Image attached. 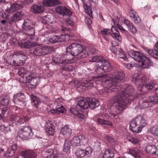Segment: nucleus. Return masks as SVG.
<instances>
[{
  "label": "nucleus",
  "instance_id": "nucleus-1",
  "mask_svg": "<svg viewBox=\"0 0 158 158\" xmlns=\"http://www.w3.org/2000/svg\"><path fill=\"white\" fill-rule=\"evenodd\" d=\"M124 88L127 92L130 90L129 94L126 93L125 95L126 98L128 97L127 99L124 100V101L123 102L122 104L120 103V106L118 107V111L116 112V114L110 112L109 113V114L106 113L100 114H99L100 118H98L97 119L98 123L102 125H106L110 126V127H112L113 124L109 120L105 119L109 118L110 116H112L115 117L117 114L125 109L127 104L130 103L131 101L136 99L141 98L139 100L138 105L136 106V107L139 109L148 108L158 103V97L157 96L152 95L147 98H145L143 97L146 94V92L143 94L142 92L141 94H136V93L133 92L134 88L132 85H126L124 86Z\"/></svg>",
  "mask_w": 158,
  "mask_h": 158
},
{
  "label": "nucleus",
  "instance_id": "nucleus-2",
  "mask_svg": "<svg viewBox=\"0 0 158 158\" xmlns=\"http://www.w3.org/2000/svg\"><path fill=\"white\" fill-rule=\"evenodd\" d=\"M125 77V74L121 71H115L111 73L110 76H108L107 78H109L108 79V81H105V85H107L106 87H104V92L105 90L107 92V93L111 92H118L116 94L113 98L114 102L117 103L116 109L118 110V108L120 106V103L122 104L123 102L126 99H127L128 97H126L125 95L127 94H129L130 90L127 92L125 90L124 86L128 85H124L123 86V88L121 86V89L119 90L118 88H120L119 85H118V83L123 80Z\"/></svg>",
  "mask_w": 158,
  "mask_h": 158
},
{
  "label": "nucleus",
  "instance_id": "nucleus-3",
  "mask_svg": "<svg viewBox=\"0 0 158 158\" xmlns=\"http://www.w3.org/2000/svg\"><path fill=\"white\" fill-rule=\"evenodd\" d=\"M102 76L99 75L97 77H93L91 79H88L87 80L85 78L82 79L81 80L77 81V89L79 88H82V90H84L86 89V88H88L90 89L92 87H95L97 88V90L98 93L100 94H104L107 93L106 91L104 92V88L102 86V85H104L105 84V81H107L108 79L103 78L102 80H98V77H102Z\"/></svg>",
  "mask_w": 158,
  "mask_h": 158
},
{
  "label": "nucleus",
  "instance_id": "nucleus-4",
  "mask_svg": "<svg viewBox=\"0 0 158 158\" xmlns=\"http://www.w3.org/2000/svg\"><path fill=\"white\" fill-rule=\"evenodd\" d=\"M36 23L32 20L27 19L24 21L22 26V29L26 35L29 37L23 39L21 42H18L19 45L23 48H30L33 47L34 44L31 42L33 39L32 36L35 35V26Z\"/></svg>",
  "mask_w": 158,
  "mask_h": 158
},
{
  "label": "nucleus",
  "instance_id": "nucleus-5",
  "mask_svg": "<svg viewBox=\"0 0 158 158\" xmlns=\"http://www.w3.org/2000/svg\"><path fill=\"white\" fill-rule=\"evenodd\" d=\"M67 53H69L75 59L74 62L77 60L86 57L89 53L88 48H84L81 44L73 43L66 48Z\"/></svg>",
  "mask_w": 158,
  "mask_h": 158
},
{
  "label": "nucleus",
  "instance_id": "nucleus-6",
  "mask_svg": "<svg viewBox=\"0 0 158 158\" xmlns=\"http://www.w3.org/2000/svg\"><path fill=\"white\" fill-rule=\"evenodd\" d=\"M146 123L143 117L140 115H138L130 122L129 128L133 132L139 133Z\"/></svg>",
  "mask_w": 158,
  "mask_h": 158
},
{
  "label": "nucleus",
  "instance_id": "nucleus-7",
  "mask_svg": "<svg viewBox=\"0 0 158 158\" xmlns=\"http://www.w3.org/2000/svg\"><path fill=\"white\" fill-rule=\"evenodd\" d=\"M132 81L137 86H140L142 91H143L144 88L148 90H151L153 89L155 84L152 82H150L147 84L144 85L146 81L145 78L141 74L135 73L133 75L132 79Z\"/></svg>",
  "mask_w": 158,
  "mask_h": 158
},
{
  "label": "nucleus",
  "instance_id": "nucleus-8",
  "mask_svg": "<svg viewBox=\"0 0 158 158\" xmlns=\"http://www.w3.org/2000/svg\"><path fill=\"white\" fill-rule=\"evenodd\" d=\"M78 106L83 109H87L89 107L94 109L100 105L99 100L96 98H85L81 97L79 98Z\"/></svg>",
  "mask_w": 158,
  "mask_h": 158
},
{
  "label": "nucleus",
  "instance_id": "nucleus-9",
  "mask_svg": "<svg viewBox=\"0 0 158 158\" xmlns=\"http://www.w3.org/2000/svg\"><path fill=\"white\" fill-rule=\"evenodd\" d=\"M71 55L65 54L61 56L56 55L52 59V62L55 64H66L74 62L75 59Z\"/></svg>",
  "mask_w": 158,
  "mask_h": 158
},
{
  "label": "nucleus",
  "instance_id": "nucleus-10",
  "mask_svg": "<svg viewBox=\"0 0 158 158\" xmlns=\"http://www.w3.org/2000/svg\"><path fill=\"white\" fill-rule=\"evenodd\" d=\"M23 52L17 51L14 52L10 56L11 58H12V62H10V64L14 66H22L25 63L24 60H21L22 58L25 59L26 56Z\"/></svg>",
  "mask_w": 158,
  "mask_h": 158
},
{
  "label": "nucleus",
  "instance_id": "nucleus-11",
  "mask_svg": "<svg viewBox=\"0 0 158 158\" xmlns=\"http://www.w3.org/2000/svg\"><path fill=\"white\" fill-rule=\"evenodd\" d=\"M17 136L23 140H26L32 137L33 133L31 128L28 126L23 127L17 133Z\"/></svg>",
  "mask_w": 158,
  "mask_h": 158
},
{
  "label": "nucleus",
  "instance_id": "nucleus-12",
  "mask_svg": "<svg viewBox=\"0 0 158 158\" xmlns=\"http://www.w3.org/2000/svg\"><path fill=\"white\" fill-rule=\"evenodd\" d=\"M101 33L104 35H110L115 40L120 42L122 40V38L120 35L118 30L114 27H112L111 30L108 29H105L101 30Z\"/></svg>",
  "mask_w": 158,
  "mask_h": 158
},
{
  "label": "nucleus",
  "instance_id": "nucleus-13",
  "mask_svg": "<svg viewBox=\"0 0 158 158\" xmlns=\"http://www.w3.org/2000/svg\"><path fill=\"white\" fill-rule=\"evenodd\" d=\"M53 50L52 47L40 46L34 48L33 53L35 56H42L51 53Z\"/></svg>",
  "mask_w": 158,
  "mask_h": 158
},
{
  "label": "nucleus",
  "instance_id": "nucleus-14",
  "mask_svg": "<svg viewBox=\"0 0 158 158\" xmlns=\"http://www.w3.org/2000/svg\"><path fill=\"white\" fill-rule=\"evenodd\" d=\"M22 81L24 83H30L29 87L31 89H35L40 82V78L31 73L28 77L25 80H22Z\"/></svg>",
  "mask_w": 158,
  "mask_h": 158
},
{
  "label": "nucleus",
  "instance_id": "nucleus-15",
  "mask_svg": "<svg viewBox=\"0 0 158 158\" xmlns=\"http://www.w3.org/2000/svg\"><path fill=\"white\" fill-rule=\"evenodd\" d=\"M92 151L91 148L89 147H86L85 150L78 148L76 150L75 155L78 157L82 158L85 156H89L91 155Z\"/></svg>",
  "mask_w": 158,
  "mask_h": 158
},
{
  "label": "nucleus",
  "instance_id": "nucleus-16",
  "mask_svg": "<svg viewBox=\"0 0 158 158\" xmlns=\"http://www.w3.org/2000/svg\"><path fill=\"white\" fill-rule=\"evenodd\" d=\"M69 40V36L67 34H62L60 35H55L50 38L49 42L52 43H54L59 42L66 41Z\"/></svg>",
  "mask_w": 158,
  "mask_h": 158
},
{
  "label": "nucleus",
  "instance_id": "nucleus-17",
  "mask_svg": "<svg viewBox=\"0 0 158 158\" xmlns=\"http://www.w3.org/2000/svg\"><path fill=\"white\" fill-rule=\"evenodd\" d=\"M56 10L57 13L63 16H69L72 14L70 10L65 6H59L56 8Z\"/></svg>",
  "mask_w": 158,
  "mask_h": 158
},
{
  "label": "nucleus",
  "instance_id": "nucleus-18",
  "mask_svg": "<svg viewBox=\"0 0 158 158\" xmlns=\"http://www.w3.org/2000/svg\"><path fill=\"white\" fill-rule=\"evenodd\" d=\"M72 133V129L68 125L62 127L60 131V135H63L65 138H69Z\"/></svg>",
  "mask_w": 158,
  "mask_h": 158
},
{
  "label": "nucleus",
  "instance_id": "nucleus-19",
  "mask_svg": "<svg viewBox=\"0 0 158 158\" xmlns=\"http://www.w3.org/2000/svg\"><path fill=\"white\" fill-rule=\"evenodd\" d=\"M47 154L46 158H62L60 155L55 149H49L46 151Z\"/></svg>",
  "mask_w": 158,
  "mask_h": 158
},
{
  "label": "nucleus",
  "instance_id": "nucleus-20",
  "mask_svg": "<svg viewBox=\"0 0 158 158\" xmlns=\"http://www.w3.org/2000/svg\"><path fill=\"white\" fill-rule=\"evenodd\" d=\"M123 22L130 32L133 34H135L137 32V29L132 23L126 19H124Z\"/></svg>",
  "mask_w": 158,
  "mask_h": 158
},
{
  "label": "nucleus",
  "instance_id": "nucleus-21",
  "mask_svg": "<svg viewBox=\"0 0 158 158\" xmlns=\"http://www.w3.org/2000/svg\"><path fill=\"white\" fill-rule=\"evenodd\" d=\"M129 55L134 60L139 62L140 61L141 58L144 56L140 52L133 51L129 52Z\"/></svg>",
  "mask_w": 158,
  "mask_h": 158
},
{
  "label": "nucleus",
  "instance_id": "nucleus-22",
  "mask_svg": "<svg viewBox=\"0 0 158 158\" xmlns=\"http://www.w3.org/2000/svg\"><path fill=\"white\" fill-rule=\"evenodd\" d=\"M139 62L140 63L141 66L143 68H148L152 64L151 61L144 55Z\"/></svg>",
  "mask_w": 158,
  "mask_h": 158
},
{
  "label": "nucleus",
  "instance_id": "nucleus-23",
  "mask_svg": "<svg viewBox=\"0 0 158 158\" xmlns=\"http://www.w3.org/2000/svg\"><path fill=\"white\" fill-rule=\"evenodd\" d=\"M147 153L150 155L158 156V150L154 145H148L145 148Z\"/></svg>",
  "mask_w": 158,
  "mask_h": 158
},
{
  "label": "nucleus",
  "instance_id": "nucleus-24",
  "mask_svg": "<svg viewBox=\"0 0 158 158\" xmlns=\"http://www.w3.org/2000/svg\"><path fill=\"white\" fill-rule=\"evenodd\" d=\"M128 152L135 158H141L142 153L140 150L136 148L135 147L130 149Z\"/></svg>",
  "mask_w": 158,
  "mask_h": 158
},
{
  "label": "nucleus",
  "instance_id": "nucleus-25",
  "mask_svg": "<svg viewBox=\"0 0 158 158\" xmlns=\"http://www.w3.org/2000/svg\"><path fill=\"white\" fill-rule=\"evenodd\" d=\"M46 131L48 134L50 135H52L54 133V128L53 126L52 122L48 121L47 122L45 125Z\"/></svg>",
  "mask_w": 158,
  "mask_h": 158
},
{
  "label": "nucleus",
  "instance_id": "nucleus-26",
  "mask_svg": "<svg viewBox=\"0 0 158 158\" xmlns=\"http://www.w3.org/2000/svg\"><path fill=\"white\" fill-rule=\"evenodd\" d=\"M31 73L23 68H20L18 71V74L21 76V78L23 79V80H25L27 77H28Z\"/></svg>",
  "mask_w": 158,
  "mask_h": 158
},
{
  "label": "nucleus",
  "instance_id": "nucleus-27",
  "mask_svg": "<svg viewBox=\"0 0 158 158\" xmlns=\"http://www.w3.org/2000/svg\"><path fill=\"white\" fill-rule=\"evenodd\" d=\"M155 47L158 49V42L155 44ZM146 52L151 56L156 59L158 60V51L156 49H147Z\"/></svg>",
  "mask_w": 158,
  "mask_h": 158
},
{
  "label": "nucleus",
  "instance_id": "nucleus-28",
  "mask_svg": "<svg viewBox=\"0 0 158 158\" xmlns=\"http://www.w3.org/2000/svg\"><path fill=\"white\" fill-rule=\"evenodd\" d=\"M21 155L24 156L25 158H36V153L32 150H26L21 152Z\"/></svg>",
  "mask_w": 158,
  "mask_h": 158
},
{
  "label": "nucleus",
  "instance_id": "nucleus-29",
  "mask_svg": "<svg viewBox=\"0 0 158 158\" xmlns=\"http://www.w3.org/2000/svg\"><path fill=\"white\" fill-rule=\"evenodd\" d=\"M70 112L71 114V115H75L77 117L81 120H85L86 117L82 114L79 113L78 111L76 109L71 108L70 109Z\"/></svg>",
  "mask_w": 158,
  "mask_h": 158
},
{
  "label": "nucleus",
  "instance_id": "nucleus-30",
  "mask_svg": "<svg viewBox=\"0 0 158 158\" xmlns=\"http://www.w3.org/2000/svg\"><path fill=\"white\" fill-rule=\"evenodd\" d=\"M63 64V67H61L60 71L62 74L64 75H66V72L67 71H73L74 67L71 65L67 64Z\"/></svg>",
  "mask_w": 158,
  "mask_h": 158
},
{
  "label": "nucleus",
  "instance_id": "nucleus-31",
  "mask_svg": "<svg viewBox=\"0 0 158 158\" xmlns=\"http://www.w3.org/2000/svg\"><path fill=\"white\" fill-rule=\"evenodd\" d=\"M66 111V109L61 105L56 106V109H52L50 110V112L52 114H59L60 113H64Z\"/></svg>",
  "mask_w": 158,
  "mask_h": 158
},
{
  "label": "nucleus",
  "instance_id": "nucleus-32",
  "mask_svg": "<svg viewBox=\"0 0 158 158\" xmlns=\"http://www.w3.org/2000/svg\"><path fill=\"white\" fill-rule=\"evenodd\" d=\"M102 63L103 69L105 72H109L112 69V67L108 60L104 59Z\"/></svg>",
  "mask_w": 158,
  "mask_h": 158
},
{
  "label": "nucleus",
  "instance_id": "nucleus-33",
  "mask_svg": "<svg viewBox=\"0 0 158 158\" xmlns=\"http://www.w3.org/2000/svg\"><path fill=\"white\" fill-rule=\"evenodd\" d=\"M84 8L85 10V12L88 14L89 16L92 17V9L90 6H89L87 1L88 0H81Z\"/></svg>",
  "mask_w": 158,
  "mask_h": 158
},
{
  "label": "nucleus",
  "instance_id": "nucleus-34",
  "mask_svg": "<svg viewBox=\"0 0 158 158\" xmlns=\"http://www.w3.org/2000/svg\"><path fill=\"white\" fill-rule=\"evenodd\" d=\"M60 4V2L58 0H47L43 2V4L46 6L51 7Z\"/></svg>",
  "mask_w": 158,
  "mask_h": 158
},
{
  "label": "nucleus",
  "instance_id": "nucleus-35",
  "mask_svg": "<svg viewBox=\"0 0 158 158\" xmlns=\"http://www.w3.org/2000/svg\"><path fill=\"white\" fill-rule=\"evenodd\" d=\"M66 23L67 24V26H70L71 27L74 26V24L73 21L69 18H67L66 20ZM61 30L63 32L68 31L70 30V28L69 27H65L64 26L61 27Z\"/></svg>",
  "mask_w": 158,
  "mask_h": 158
},
{
  "label": "nucleus",
  "instance_id": "nucleus-36",
  "mask_svg": "<svg viewBox=\"0 0 158 158\" xmlns=\"http://www.w3.org/2000/svg\"><path fill=\"white\" fill-rule=\"evenodd\" d=\"M31 8L33 13L37 14L42 13L44 10V6L37 5H33Z\"/></svg>",
  "mask_w": 158,
  "mask_h": 158
},
{
  "label": "nucleus",
  "instance_id": "nucleus-37",
  "mask_svg": "<svg viewBox=\"0 0 158 158\" xmlns=\"http://www.w3.org/2000/svg\"><path fill=\"white\" fill-rule=\"evenodd\" d=\"M114 155L113 151L110 149H107L105 150L104 154L101 156V158H113Z\"/></svg>",
  "mask_w": 158,
  "mask_h": 158
},
{
  "label": "nucleus",
  "instance_id": "nucleus-38",
  "mask_svg": "<svg viewBox=\"0 0 158 158\" xmlns=\"http://www.w3.org/2000/svg\"><path fill=\"white\" fill-rule=\"evenodd\" d=\"M103 67V66L102 64L100 66H98L95 70V72L97 74H99V75H97L96 77L98 76L99 75H101L102 76L101 77H98V80L101 79L102 80L103 78H107L108 76V75L107 74L105 75L100 74L102 71H104Z\"/></svg>",
  "mask_w": 158,
  "mask_h": 158
},
{
  "label": "nucleus",
  "instance_id": "nucleus-39",
  "mask_svg": "<svg viewBox=\"0 0 158 158\" xmlns=\"http://www.w3.org/2000/svg\"><path fill=\"white\" fill-rule=\"evenodd\" d=\"M31 102L34 104V106L36 108H38L39 107L38 106L39 103L40 102V99L37 97L33 95H31Z\"/></svg>",
  "mask_w": 158,
  "mask_h": 158
},
{
  "label": "nucleus",
  "instance_id": "nucleus-40",
  "mask_svg": "<svg viewBox=\"0 0 158 158\" xmlns=\"http://www.w3.org/2000/svg\"><path fill=\"white\" fill-rule=\"evenodd\" d=\"M71 143L70 141L68 140H65L64 143L63 151L66 153L69 152V150L71 148Z\"/></svg>",
  "mask_w": 158,
  "mask_h": 158
},
{
  "label": "nucleus",
  "instance_id": "nucleus-41",
  "mask_svg": "<svg viewBox=\"0 0 158 158\" xmlns=\"http://www.w3.org/2000/svg\"><path fill=\"white\" fill-rule=\"evenodd\" d=\"M80 141V145H85L88 143V139L85 135H78Z\"/></svg>",
  "mask_w": 158,
  "mask_h": 158
},
{
  "label": "nucleus",
  "instance_id": "nucleus-42",
  "mask_svg": "<svg viewBox=\"0 0 158 158\" xmlns=\"http://www.w3.org/2000/svg\"><path fill=\"white\" fill-rule=\"evenodd\" d=\"M104 59L103 57L101 56H92L91 60H89L90 62H100L102 63V61Z\"/></svg>",
  "mask_w": 158,
  "mask_h": 158
},
{
  "label": "nucleus",
  "instance_id": "nucleus-43",
  "mask_svg": "<svg viewBox=\"0 0 158 158\" xmlns=\"http://www.w3.org/2000/svg\"><path fill=\"white\" fill-rule=\"evenodd\" d=\"M22 8V6L19 2L13 3L10 6V8L14 12Z\"/></svg>",
  "mask_w": 158,
  "mask_h": 158
},
{
  "label": "nucleus",
  "instance_id": "nucleus-44",
  "mask_svg": "<svg viewBox=\"0 0 158 158\" xmlns=\"http://www.w3.org/2000/svg\"><path fill=\"white\" fill-rule=\"evenodd\" d=\"M78 136H74L70 141L71 144L73 146H79L80 145V141Z\"/></svg>",
  "mask_w": 158,
  "mask_h": 158
},
{
  "label": "nucleus",
  "instance_id": "nucleus-45",
  "mask_svg": "<svg viewBox=\"0 0 158 158\" xmlns=\"http://www.w3.org/2000/svg\"><path fill=\"white\" fill-rule=\"evenodd\" d=\"M118 56V58L122 59L125 61H127V60L126 54L122 49L119 50Z\"/></svg>",
  "mask_w": 158,
  "mask_h": 158
},
{
  "label": "nucleus",
  "instance_id": "nucleus-46",
  "mask_svg": "<svg viewBox=\"0 0 158 158\" xmlns=\"http://www.w3.org/2000/svg\"><path fill=\"white\" fill-rule=\"evenodd\" d=\"M23 15V13L20 11L17 12L15 13L13 16L17 21L21 20L22 17Z\"/></svg>",
  "mask_w": 158,
  "mask_h": 158
},
{
  "label": "nucleus",
  "instance_id": "nucleus-47",
  "mask_svg": "<svg viewBox=\"0 0 158 158\" xmlns=\"http://www.w3.org/2000/svg\"><path fill=\"white\" fill-rule=\"evenodd\" d=\"M0 130L5 134L8 133L9 132L11 131V129L10 126L6 127L4 125L0 124Z\"/></svg>",
  "mask_w": 158,
  "mask_h": 158
},
{
  "label": "nucleus",
  "instance_id": "nucleus-48",
  "mask_svg": "<svg viewBox=\"0 0 158 158\" xmlns=\"http://www.w3.org/2000/svg\"><path fill=\"white\" fill-rule=\"evenodd\" d=\"M149 131L152 134L158 136V126L156 125L151 128Z\"/></svg>",
  "mask_w": 158,
  "mask_h": 158
},
{
  "label": "nucleus",
  "instance_id": "nucleus-49",
  "mask_svg": "<svg viewBox=\"0 0 158 158\" xmlns=\"http://www.w3.org/2000/svg\"><path fill=\"white\" fill-rule=\"evenodd\" d=\"M25 96L23 93H20L17 94L14 96L13 99H20L21 100H24Z\"/></svg>",
  "mask_w": 158,
  "mask_h": 158
},
{
  "label": "nucleus",
  "instance_id": "nucleus-50",
  "mask_svg": "<svg viewBox=\"0 0 158 158\" xmlns=\"http://www.w3.org/2000/svg\"><path fill=\"white\" fill-rule=\"evenodd\" d=\"M9 103V100L6 98H0V105L5 106Z\"/></svg>",
  "mask_w": 158,
  "mask_h": 158
},
{
  "label": "nucleus",
  "instance_id": "nucleus-51",
  "mask_svg": "<svg viewBox=\"0 0 158 158\" xmlns=\"http://www.w3.org/2000/svg\"><path fill=\"white\" fill-rule=\"evenodd\" d=\"M127 139H128L129 141L134 144H136L138 143L140 140V139L136 137H132L130 136H128L127 137Z\"/></svg>",
  "mask_w": 158,
  "mask_h": 158
},
{
  "label": "nucleus",
  "instance_id": "nucleus-52",
  "mask_svg": "<svg viewBox=\"0 0 158 158\" xmlns=\"http://www.w3.org/2000/svg\"><path fill=\"white\" fill-rule=\"evenodd\" d=\"M29 119V118L28 117L21 116L19 118L18 123L21 124L23 123L24 122L28 121Z\"/></svg>",
  "mask_w": 158,
  "mask_h": 158
},
{
  "label": "nucleus",
  "instance_id": "nucleus-53",
  "mask_svg": "<svg viewBox=\"0 0 158 158\" xmlns=\"http://www.w3.org/2000/svg\"><path fill=\"white\" fill-rule=\"evenodd\" d=\"M19 117L16 114H13L11 116L10 121L13 123H18Z\"/></svg>",
  "mask_w": 158,
  "mask_h": 158
},
{
  "label": "nucleus",
  "instance_id": "nucleus-54",
  "mask_svg": "<svg viewBox=\"0 0 158 158\" xmlns=\"http://www.w3.org/2000/svg\"><path fill=\"white\" fill-rule=\"evenodd\" d=\"M15 152L9 148H8L7 152L5 154L6 156L10 157L13 156L15 154Z\"/></svg>",
  "mask_w": 158,
  "mask_h": 158
},
{
  "label": "nucleus",
  "instance_id": "nucleus-55",
  "mask_svg": "<svg viewBox=\"0 0 158 158\" xmlns=\"http://www.w3.org/2000/svg\"><path fill=\"white\" fill-rule=\"evenodd\" d=\"M17 21L13 16L8 20V23L11 25H14Z\"/></svg>",
  "mask_w": 158,
  "mask_h": 158
},
{
  "label": "nucleus",
  "instance_id": "nucleus-56",
  "mask_svg": "<svg viewBox=\"0 0 158 158\" xmlns=\"http://www.w3.org/2000/svg\"><path fill=\"white\" fill-rule=\"evenodd\" d=\"M136 13V12L131 9H130L129 11V15L131 19L134 17Z\"/></svg>",
  "mask_w": 158,
  "mask_h": 158
},
{
  "label": "nucleus",
  "instance_id": "nucleus-57",
  "mask_svg": "<svg viewBox=\"0 0 158 158\" xmlns=\"http://www.w3.org/2000/svg\"><path fill=\"white\" fill-rule=\"evenodd\" d=\"M13 101L15 103L18 104L19 105H21L23 104L24 102V100H21L20 99H13Z\"/></svg>",
  "mask_w": 158,
  "mask_h": 158
},
{
  "label": "nucleus",
  "instance_id": "nucleus-58",
  "mask_svg": "<svg viewBox=\"0 0 158 158\" xmlns=\"http://www.w3.org/2000/svg\"><path fill=\"white\" fill-rule=\"evenodd\" d=\"M112 20L113 23L115 25H118V27L119 30L123 31H124L125 33L127 31L122 26L120 25H118L117 23L115 22V20L114 19H113Z\"/></svg>",
  "mask_w": 158,
  "mask_h": 158
},
{
  "label": "nucleus",
  "instance_id": "nucleus-59",
  "mask_svg": "<svg viewBox=\"0 0 158 158\" xmlns=\"http://www.w3.org/2000/svg\"><path fill=\"white\" fill-rule=\"evenodd\" d=\"M106 139L108 141L109 143H111L113 144V143H114L115 141L114 139L112 137L107 136H106Z\"/></svg>",
  "mask_w": 158,
  "mask_h": 158
},
{
  "label": "nucleus",
  "instance_id": "nucleus-60",
  "mask_svg": "<svg viewBox=\"0 0 158 158\" xmlns=\"http://www.w3.org/2000/svg\"><path fill=\"white\" fill-rule=\"evenodd\" d=\"M117 46H112L110 47V49L111 51L114 53H116L117 52Z\"/></svg>",
  "mask_w": 158,
  "mask_h": 158
},
{
  "label": "nucleus",
  "instance_id": "nucleus-61",
  "mask_svg": "<svg viewBox=\"0 0 158 158\" xmlns=\"http://www.w3.org/2000/svg\"><path fill=\"white\" fill-rule=\"evenodd\" d=\"M133 21L135 24L139 23L141 22V19L139 17H137V18L133 19Z\"/></svg>",
  "mask_w": 158,
  "mask_h": 158
},
{
  "label": "nucleus",
  "instance_id": "nucleus-62",
  "mask_svg": "<svg viewBox=\"0 0 158 158\" xmlns=\"http://www.w3.org/2000/svg\"><path fill=\"white\" fill-rule=\"evenodd\" d=\"M125 34L127 36L128 39L131 40L134 39V37L131 34L128 32L127 31L125 33Z\"/></svg>",
  "mask_w": 158,
  "mask_h": 158
},
{
  "label": "nucleus",
  "instance_id": "nucleus-63",
  "mask_svg": "<svg viewBox=\"0 0 158 158\" xmlns=\"http://www.w3.org/2000/svg\"><path fill=\"white\" fill-rule=\"evenodd\" d=\"M135 66V64L133 63H129L127 64L126 67L128 69H131V68Z\"/></svg>",
  "mask_w": 158,
  "mask_h": 158
},
{
  "label": "nucleus",
  "instance_id": "nucleus-64",
  "mask_svg": "<svg viewBox=\"0 0 158 158\" xmlns=\"http://www.w3.org/2000/svg\"><path fill=\"white\" fill-rule=\"evenodd\" d=\"M9 14H8L6 12H3L2 14V17L4 19H7L8 18Z\"/></svg>",
  "mask_w": 158,
  "mask_h": 158
}]
</instances>
